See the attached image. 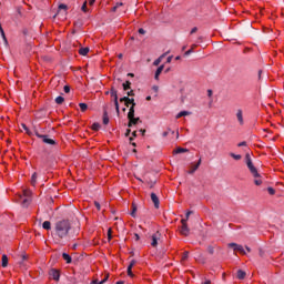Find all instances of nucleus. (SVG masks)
<instances>
[{
  "label": "nucleus",
  "mask_w": 284,
  "mask_h": 284,
  "mask_svg": "<svg viewBox=\"0 0 284 284\" xmlns=\"http://www.w3.org/2000/svg\"><path fill=\"white\" fill-rule=\"evenodd\" d=\"M192 214V211H189V212H186V219H184V221H187V219H190V215Z\"/></svg>",
  "instance_id": "6e6d98bb"
},
{
  "label": "nucleus",
  "mask_w": 284,
  "mask_h": 284,
  "mask_svg": "<svg viewBox=\"0 0 284 284\" xmlns=\"http://www.w3.org/2000/svg\"><path fill=\"white\" fill-rule=\"evenodd\" d=\"M79 106H80L81 112H85V110H88L87 103H80Z\"/></svg>",
  "instance_id": "c85d7f7f"
},
{
  "label": "nucleus",
  "mask_w": 284,
  "mask_h": 284,
  "mask_svg": "<svg viewBox=\"0 0 284 284\" xmlns=\"http://www.w3.org/2000/svg\"><path fill=\"white\" fill-rule=\"evenodd\" d=\"M49 276L50 278H53V281H59V278H61V273L59 272V270L51 268L49 271Z\"/></svg>",
  "instance_id": "0eeeda50"
},
{
  "label": "nucleus",
  "mask_w": 284,
  "mask_h": 284,
  "mask_svg": "<svg viewBox=\"0 0 284 284\" xmlns=\"http://www.w3.org/2000/svg\"><path fill=\"white\" fill-rule=\"evenodd\" d=\"M229 247H232L234 252H240V254H245V248H243V245L241 244L230 243Z\"/></svg>",
  "instance_id": "6e6552de"
},
{
  "label": "nucleus",
  "mask_w": 284,
  "mask_h": 284,
  "mask_svg": "<svg viewBox=\"0 0 284 284\" xmlns=\"http://www.w3.org/2000/svg\"><path fill=\"white\" fill-rule=\"evenodd\" d=\"M88 52H90V48L88 47L79 49V54H81V57H87Z\"/></svg>",
  "instance_id": "ddd939ff"
},
{
  "label": "nucleus",
  "mask_w": 284,
  "mask_h": 284,
  "mask_svg": "<svg viewBox=\"0 0 284 284\" xmlns=\"http://www.w3.org/2000/svg\"><path fill=\"white\" fill-rule=\"evenodd\" d=\"M81 10H82V12H88V1H85V2L82 4Z\"/></svg>",
  "instance_id": "58836bf2"
},
{
  "label": "nucleus",
  "mask_w": 284,
  "mask_h": 284,
  "mask_svg": "<svg viewBox=\"0 0 284 284\" xmlns=\"http://www.w3.org/2000/svg\"><path fill=\"white\" fill-rule=\"evenodd\" d=\"M91 284H105V281H100L99 280H94L91 282Z\"/></svg>",
  "instance_id": "37998d69"
},
{
  "label": "nucleus",
  "mask_w": 284,
  "mask_h": 284,
  "mask_svg": "<svg viewBox=\"0 0 284 284\" xmlns=\"http://www.w3.org/2000/svg\"><path fill=\"white\" fill-rule=\"evenodd\" d=\"M212 90H207V97H212Z\"/></svg>",
  "instance_id": "338daca9"
},
{
  "label": "nucleus",
  "mask_w": 284,
  "mask_h": 284,
  "mask_svg": "<svg viewBox=\"0 0 284 284\" xmlns=\"http://www.w3.org/2000/svg\"><path fill=\"white\" fill-rule=\"evenodd\" d=\"M268 194H271L273 196V194H276V191L274 190V187H268L267 189Z\"/></svg>",
  "instance_id": "a19ab883"
},
{
  "label": "nucleus",
  "mask_w": 284,
  "mask_h": 284,
  "mask_svg": "<svg viewBox=\"0 0 284 284\" xmlns=\"http://www.w3.org/2000/svg\"><path fill=\"white\" fill-rule=\"evenodd\" d=\"M151 201L154 205V209L159 210L161 202H160L159 196L156 195V193H151Z\"/></svg>",
  "instance_id": "1a4fd4ad"
},
{
  "label": "nucleus",
  "mask_w": 284,
  "mask_h": 284,
  "mask_svg": "<svg viewBox=\"0 0 284 284\" xmlns=\"http://www.w3.org/2000/svg\"><path fill=\"white\" fill-rule=\"evenodd\" d=\"M21 125H22L23 130L27 132V134H29V136H30V134H32V132H30V129H28V125H26L23 123Z\"/></svg>",
  "instance_id": "4c0bfd02"
},
{
  "label": "nucleus",
  "mask_w": 284,
  "mask_h": 284,
  "mask_svg": "<svg viewBox=\"0 0 284 284\" xmlns=\"http://www.w3.org/2000/svg\"><path fill=\"white\" fill-rule=\"evenodd\" d=\"M115 284H125V282L119 281V282H116Z\"/></svg>",
  "instance_id": "774afa93"
},
{
  "label": "nucleus",
  "mask_w": 284,
  "mask_h": 284,
  "mask_svg": "<svg viewBox=\"0 0 284 284\" xmlns=\"http://www.w3.org/2000/svg\"><path fill=\"white\" fill-rule=\"evenodd\" d=\"M132 132V130L128 129L125 132V136H130V133Z\"/></svg>",
  "instance_id": "e2e57ef3"
},
{
  "label": "nucleus",
  "mask_w": 284,
  "mask_h": 284,
  "mask_svg": "<svg viewBox=\"0 0 284 284\" xmlns=\"http://www.w3.org/2000/svg\"><path fill=\"white\" fill-rule=\"evenodd\" d=\"M230 156L234 159L235 161H241L242 156L241 154L230 153Z\"/></svg>",
  "instance_id": "a878e982"
},
{
  "label": "nucleus",
  "mask_w": 284,
  "mask_h": 284,
  "mask_svg": "<svg viewBox=\"0 0 284 284\" xmlns=\"http://www.w3.org/2000/svg\"><path fill=\"white\" fill-rule=\"evenodd\" d=\"M139 34H145V30L143 28L139 29Z\"/></svg>",
  "instance_id": "bf43d9fd"
},
{
  "label": "nucleus",
  "mask_w": 284,
  "mask_h": 284,
  "mask_svg": "<svg viewBox=\"0 0 284 284\" xmlns=\"http://www.w3.org/2000/svg\"><path fill=\"white\" fill-rule=\"evenodd\" d=\"M54 230L59 239H68L70 236V230H72V224L68 220L58 221Z\"/></svg>",
  "instance_id": "f257e3e1"
},
{
  "label": "nucleus",
  "mask_w": 284,
  "mask_h": 284,
  "mask_svg": "<svg viewBox=\"0 0 284 284\" xmlns=\"http://www.w3.org/2000/svg\"><path fill=\"white\" fill-rule=\"evenodd\" d=\"M62 258L65 261V263L70 264L72 263V256L68 253H62Z\"/></svg>",
  "instance_id": "2eb2a0df"
},
{
  "label": "nucleus",
  "mask_w": 284,
  "mask_h": 284,
  "mask_svg": "<svg viewBox=\"0 0 284 284\" xmlns=\"http://www.w3.org/2000/svg\"><path fill=\"white\" fill-rule=\"evenodd\" d=\"M192 52H193V50L190 49V50H187V51L184 53V55H185V57H190V54H192Z\"/></svg>",
  "instance_id": "603ef678"
},
{
  "label": "nucleus",
  "mask_w": 284,
  "mask_h": 284,
  "mask_svg": "<svg viewBox=\"0 0 284 284\" xmlns=\"http://www.w3.org/2000/svg\"><path fill=\"white\" fill-rule=\"evenodd\" d=\"M42 227L43 230H52V223H50V221H44Z\"/></svg>",
  "instance_id": "f3484780"
},
{
  "label": "nucleus",
  "mask_w": 284,
  "mask_h": 284,
  "mask_svg": "<svg viewBox=\"0 0 284 284\" xmlns=\"http://www.w3.org/2000/svg\"><path fill=\"white\" fill-rule=\"evenodd\" d=\"M108 236H109V240L112 239V229H109V231H108Z\"/></svg>",
  "instance_id": "5fc2aeb1"
},
{
  "label": "nucleus",
  "mask_w": 284,
  "mask_h": 284,
  "mask_svg": "<svg viewBox=\"0 0 284 284\" xmlns=\"http://www.w3.org/2000/svg\"><path fill=\"white\" fill-rule=\"evenodd\" d=\"M31 194H32V192H30V191H27V190L23 191V195L27 196V199H30Z\"/></svg>",
  "instance_id": "79ce46f5"
},
{
  "label": "nucleus",
  "mask_w": 284,
  "mask_h": 284,
  "mask_svg": "<svg viewBox=\"0 0 284 284\" xmlns=\"http://www.w3.org/2000/svg\"><path fill=\"white\" fill-rule=\"evenodd\" d=\"M185 152H190V150L187 149H184V148H181V146H178L174 151H173V154H183Z\"/></svg>",
  "instance_id": "f8f14e48"
},
{
  "label": "nucleus",
  "mask_w": 284,
  "mask_h": 284,
  "mask_svg": "<svg viewBox=\"0 0 284 284\" xmlns=\"http://www.w3.org/2000/svg\"><path fill=\"white\" fill-rule=\"evenodd\" d=\"M163 57H165V55H161L160 58L154 60L153 65H161V61H162Z\"/></svg>",
  "instance_id": "c756f323"
},
{
  "label": "nucleus",
  "mask_w": 284,
  "mask_h": 284,
  "mask_svg": "<svg viewBox=\"0 0 284 284\" xmlns=\"http://www.w3.org/2000/svg\"><path fill=\"white\" fill-rule=\"evenodd\" d=\"M113 99H114V105H115L116 114L119 116V114H121V111L119 109V95H115Z\"/></svg>",
  "instance_id": "dca6fc26"
},
{
  "label": "nucleus",
  "mask_w": 284,
  "mask_h": 284,
  "mask_svg": "<svg viewBox=\"0 0 284 284\" xmlns=\"http://www.w3.org/2000/svg\"><path fill=\"white\" fill-rule=\"evenodd\" d=\"M0 34H1V38L3 39L6 45H8V38H6V31H2Z\"/></svg>",
  "instance_id": "c9c22d12"
},
{
  "label": "nucleus",
  "mask_w": 284,
  "mask_h": 284,
  "mask_svg": "<svg viewBox=\"0 0 284 284\" xmlns=\"http://www.w3.org/2000/svg\"><path fill=\"white\" fill-rule=\"evenodd\" d=\"M254 183H255V185H261L263 183V181L256 179V180H254Z\"/></svg>",
  "instance_id": "8fccbe9b"
},
{
  "label": "nucleus",
  "mask_w": 284,
  "mask_h": 284,
  "mask_svg": "<svg viewBox=\"0 0 284 284\" xmlns=\"http://www.w3.org/2000/svg\"><path fill=\"white\" fill-rule=\"evenodd\" d=\"M164 68H165V65L162 64V65H160V67L156 69L155 75H154L155 81H159V77H161V72H163Z\"/></svg>",
  "instance_id": "9b49d317"
},
{
  "label": "nucleus",
  "mask_w": 284,
  "mask_h": 284,
  "mask_svg": "<svg viewBox=\"0 0 284 284\" xmlns=\"http://www.w3.org/2000/svg\"><path fill=\"white\" fill-rule=\"evenodd\" d=\"M170 132H172V129H168V131H164L163 133H162V136H168V134H170Z\"/></svg>",
  "instance_id": "de8ad7c7"
},
{
  "label": "nucleus",
  "mask_w": 284,
  "mask_h": 284,
  "mask_svg": "<svg viewBox=\"0 0 284 284\" xmlns=\"http://www.w3.org/2000/svg\"><path fill=\"white\" fill-rule=\"evenodd\" d=\"M236 119L240 123V125H243L244 123V120H243V110L239 109L237 112H236Z\"/></svg>",
  "instance_id": "9d476101"
},
{
  "label": "nucleus",
  "mask_w": 284,
  "mask_h": 284,
  "mask_svg": "<svg viewBox=\"0 0 284 284\" xmlns=\"http://www.w3.org/2000/svg\"><path fill=\"white\" fill-rule=\"evenodd\" d=\"M247 145V142L243 141L237 144V148H245Z\"/></svg>",
  "instance_id": "c03bdc74"
},
{
  "label": "nucleus",
  "mask_w": 284,
  "mask_h": 284,
  "mask_svg": "<svg viewBox=\"0 0 284 284\" xmlns=\"http://www.w3.org/2000/svg\"><path fill=\"white\" fill-rule=\"evenodd\" d=\"M245 276H247V273H245V271H243V270L237 271V278L240 281H243V278H245Z\"/></svg>",
  "instance_id": "4468645a"
},
{
  "label": "nucleus",
  "mask_w": 284,
  "mask_h": 284,
  "mask_svg": "<svg viewBox=\"0 0 284 284\" xmlns=\"http://www.w3.org/2000/svg\"><path fill=\"white\" fill-rule=\"evenodd\" d=\"M202 284H212V281L205 280L204 282H202Z\"/></svg>",
  "instance_id": "052dcab7"
},
{
  "label": "nucleus",
  "mask_w": 284,
  "mask_h": 284,
  "mask_svg": "<svg viewBox=\"0 0 284 284\" xmlns=\"http://www.w3.org/2000/svg\"><path fill=\"white\" fill-rule=\"evenodd\" d=\"M59 10H68V6L62 3L59 6Z\"/></svg>",
  "instance_id": "a18cd8bd"
},
{
  "label": "nucleus",
  "mask_w": 284,
  "mask_h": 284,
  "mask_svg": "<svg viewBox=\"0 0 284 284\" xmlns=\"http://www.w3.org/2000/svg\"><path fill=\"white\" fill-rule=\"evenodd\" d=\"M182 226L180 233L182 236H190V227L187 226V220H181Z\"/></svg>",
  "instance_id": "39448f33"
},
{
  "label": "nucleus",
  "mask_w": 284,
  "mask_h": 284,
  "mask_svg": "<svg viewBox=\"0 0 284 284\" xmlns=\"http://www.w3.org/2000/svg\"><path fill=\"white\" fill-rule=\"evenodd\" d=\"M190 256V252L185 251L182 255V261H187V257Z\"/></svg>",
  "instance_id": "72a5a7b5"
},
{
  "label": "nucleus",
  "mask_w": 284,
  "mask_h": 284,
  "mask_svg": "<svg viewBox=\"0 0 284 284\" xmlns=\"http://www.w3.org/2000/svg\"><path fill=\"white\" fill-rule=\"evenodd\" d=\"M22 205H23V207H28V205H30V199H29V197H26V199L22 201Z\"/></svg>",
  "instance_id": "7c9ffc66"
},
{
  "label": "nucleus",
  "mask_w": 284,
  "mask_h": 284,
  "mask_svg": "<svg viewBox=\"0 0 284 284\" xmlns=\"http://www.w3.org/2000/svg\"><path fill=\"white\" fill-rule=\"evenodd\" d=\"M129 103L131 104V108H134L136 106V102H134V98H129Z\"/></svg>",
  "instance_id": "473e14b6"
},
{
  "label": "nucleus",
  "mask_w": 284,
  "mask_h": 284,
  "mask_svg": "<svg viewBox=\"0 0 284 284\" xmlns=\"http://www.w3.org/2000/svg\"><path fill=\"white\" fill-rule=\"evenodd\" d=\"M64 92L65 94L70 93V85H64Z\"/></svg>",
  "instance_id": "09e8293b"
},
{
  "label": "nucleus",
  "mask_w": 284,
  "mask_h": 284,
  "mask_svg": "<svg viewBox=\"0 0 284 284\" xmlns=\"http://www.w3.org/2000/svg\"><path fill=\"white\" fill-rule=\"evenodd\" d=\"M63 101H65V99H64L63 97H61V95H59V97L55 98V103H57L58 105H61V104L63 103Z\"/></svg>",
  "instance_id": "b1692460"
},
{
  "label": "nucleus",
  "mask_w": 284,
  "mask_h": 284,
  "mask_svg": "<svg viewBox=\"0 0 284 284\" xmlns=\"http://www.w3.org/2000/svg\"><path fill=\"white\" fill-rule=\"evenodd\" d=\"M109 278H110V275H105V277L102 281H104V283H108Z\"/></svg>",
  "instance_id": "0e129e2a"
},
{
  "label": "nucleus",
  "mask_w": 284,
  "mask_h": 284,
  "mask_svg": "<svg viewBox=\"0 0 284 284\" xmlns=\"http://www.w3.org/2000/svg\"><path fill=\"white\" fill-rule=\"evenodd\" d=\"M128 119H129L128 128H132V125H136V123H141V118H134V106H130Z\"/></svg>",
  "instance_id": "7ed1b4c3"
},
{
  "label": "nucleus",
  "mask_w": 284,
  "mask_h": 284,
  "mask_svg": "<svg viewBox=\"0 0 284 284\" xmlns=\"http://www.w3.org/2000/svg\"><path fill=\"white\" fill-rule=\"evenodd\" d=\"M0 34H1V38L3 39L6 45H8V38H6V31H2Z\"/></svg>",
  "instance_id": "e433bc0d"
},
{
  "label": "nucleus",
  "mask_w": 284,
  "mask_h": 284,
  "mask_svg": "<svg viewBox=\"0 0 284 284\" xmlns=\"http://www.w3.org/2000/svg\"><path fill=\"white\" fill-rule=\"evenodd\" d=\"M120 103H130V97H123L120 99Z\"/></svg>",
  "instance_id": "2f4dec72"
},
{
  "label": "nucleus",
  "mask_w": 284,
  "mask_h": 284,
  "mask_svg": "<svg viewBox=\"0 0 284 284\" xmlns=\"http://www.w3.org/2000/svg\"><path fill=\"white\" fill-rule=\"evenodd\" d=\"M94 1H97V0H89V4L94 6Z\"/></svg>",
  "instance_id": "69168bd1"
},
{
  "label": "nucleus",
  "mask_w": 284,
  "mask_h": 284,
  "mask_svg": "<svg viewBox=\"0 0 284 284\" xmlns=\"http://www.w3.org/2000/svg\"><path fill=\"white\" fill-rule=\"evenodd\" d=\"M196 170H199V165H193V166H191V170L187 171V174H194V172H196Z\"/></svg>",
  "instance_id": "bb28decb"
},
{
  "label": "nucleus",
  "mask_w": 284,
  "mask_h": 284,
  "mask_svg": "<svg viewBox=\"0 0 284 284\" xmlns=\"http://www.w3.org/2000/svg\"><path fill=\"white\" fill-rule=\"evenodd\" d=\"M131 85H132V82H130V81H125V82L122 84L124 91L130 90Z\"/></svg>",
  "instance_id": "4be33fe9"
},
{
  "label": "nucleus",
  "mask_w": 284,
  "mask_h": 284,
  "mask_svg": "<svg viewBox=\"0 0 284 284\" xmlns=\"http://www.w3.org/2000/svg\"><path fill=\"white\" fill-rule=\"evenodd\" d=\"M181 116H190V112H187V111H181V112L176 115V119H181Z\"/></svg>",
  "instance_id": "5701e85b"
},
{
  "label": "nucleus",
  "mask_w": 284,
  "mask_h": 284,
  "mask_svg": "<svg viewBox=\"0 0 284 284\" xmlns=\"http://www.w3.org/2000/svg\"><path fill=\"white\" fill-rule=\"evenodd\" d=\"M110 94H111V97H113V98L118 97V94H116V89L111 88Z\"/></svg>",
  "instance_id": "ea45409f"
},
{
  "label": "nucleus",
  "mask_w": 284,
  "mask_h": 284,
  "mask_svg": "<svg viewBox=\"0 0 284 284\" xmlns=\"http://www.w3.org/2000/svg\"><path fill=\"white\" fill-rule=\"evenodd\" d=\"M94 205H95L97 210H101V204L99 202H94Z\"/></svg>",
  "instance_id": "4d7b16f0"
},
{
  "label": "nucleus",
  "mask_w": 284,
  "mask_h": 284,
  "mask_svg": "<svg viewBox=\"0 0 284 284\" xmlns=\"http://www.w3.org/2000/svg\"><path fill=\"white\" fill-rule=\"evenodd\" d=\"M134 265H136V261L132 260L129 264V267H131V270L134 267Z\"/></svg>",
  "instance_id": "49530a36"
},
{
  "label": "nucleus",
  "mask_w": 284,
  "mask_h": 284,
  "mask_svg": "<svg viewBox=\"0 0 284 284\" xmlns=\"http://www.w3.org/2000/svg\"><path fill=\"white\" fill-rule=\"evenodd\" d=\"M159 241H161V232L158 231L151 236V245L158 247Z\"/></svg>",
  "instance_id": "423d86ee"
},
{
  "label": "nucleus",
  "mask_w": 284,
  "mask_h": 284,
  "mask_svg": "<svg viewBox=\"0 0 284 284\" xmlns=\"http://www.w3.org/2000/svg\"><path fill=\"white\" fill-rule=\"evenodd\" d=\"M36 136H38V139H42V143H45L47 145H57V141L50 138V135L36 132Z\"/></svg>",
  "instance_id": "20e7f679"
},
{
  "label": "nucleus",
  "mask_w": 284,
  "mask_h": 284,
  "mask_svg": "<svg viewBox=\"0 0 284 284\" xmlns=\"http://www.w3.org/2000/svg\"><path fill=\"white\" fill-rule=\"evenodd\" d=\"M214 250H221V247L219 246H212V245H209L207 248H206V252H209V254H214Z\"/></svg>",
  "instance_id": "a211bd4d"
},
{
  "label": "nucleus",
  "mask_w": 284,
  "mask_h": 284,
  "mask_svg": "<svg viewBox=\"0 0 284 284\" xmlns=\"http://www.w3.org/2000/svg\"><path fill=\"white\" fill-rule=\"evenodd\" d=\"M128 97H134V90L126 92Z\"/></svg>",
  "instance_id": "864d4df0"
},
{
  "label": "nucleus",
  "mask_w": 284,
  "mask_h": 284,
  "mask_svg": "<svg viewBox=\"0 0 284 284\" xmlns=\"http://www.w3.org/2000/svg\"><path fill=\"white\" fill-rule=\"evenodd\" d=\"M166 63H172V55L166 59Z\"/></svg>",
  "instance_id": "680f3d73"
},
{
  "label": "nucleus",
  "mask_w": 284,
  "mask_h": 284,
  "mask_svg": "<svg viewBox=\"0 0 284 284\" xmlns=\"http://www.w3.org/2000/svg\"><path fill=\"white\" fill-rule=\"evenodd\" d=\"M110 123V118L108 116V111H104L103 113V124L108 125Z\"/></svg>",
  "instance_id": "aec40b11"
},
{
  "label": "nucleus",
  "mask_w": 284,
  "mask_h": 284,
  "mask_svg": "<svg viewBox=\"0 0 284 284\" xmlns=\"http://www.w3.org/2000/svg\"><path fill=\"white\" fill-rule=\"evenodd\" d=\"M2 267H8V255L3 254L2 255Z\"/></svg>",
  "instance_id": "412c9836"
},
{
  "label": "nucleus",
  "mask_w": 284,
  "mask_h": 284,
  "mask_svg": "<svg viewBox=\"0 0 284 284\" xmlns=\"http://www.w3.org/2000/svg\"><path fill=\"white\" fill-rule=\"evenodd\" d=\"M245 163L251 174L254 176V179H258L261 174H258V170L256 169V166H254V163L252 162V158L250 156V153L245 154Z\"/></svg>",
  "instance_id": "f03ea898"
},
{
  "label": "nucleus",
  "mask_w": 284,
  "mask_h": 284,
  "mask_svg": "<svg viewBox=\"0 0 284 284\" xmlns=\"http://www.w3.org/2000/svg\"><path fill=\"white\" fill-rule=\"evenodd\" d=\"M136 210H138L136 204H135V203H132L131 216H132L133 219H136Z\"/></svg>",
  "instance_id": "6ab92c4d"
},
{
  "label": "nucleus",
  "mask_w": 284,
  "mask_h": 284,
  "mask_svg": "<svg viewBox=\"0 0 284 284\" xmlns=\"http://www.w3.org/2000/svg\"><path fill=\"white\" fill-rule=\"evenodd\" d=\"M196 32H199V28L194 27V28L191 30V34H194V33H196Z\"/></svg>",
  "instance_id": "3c124183"
},
{
  "label": "nucleus",
  "mask_w": 284,
  "mask_h": 284,
  "mask_svg": "<svg viewBox=\"0 0 284 284\" xmlns=\"http://www.w3.org/2000/svg\"><path fill=\"white\" fill-rule=\"evenodd\" d=\"M31 185H37V173H33L31 176Z\"/></svg>",
  "instance_id": "cd10ccee"
},
{
  "label": "nucleus",
  "mask_w": 284,
  "mask_h": 284,
  "mask_svg": "<svg viewBox=\"0 0 284 284\" xmlns=\"http://www.w3.org/2000/svg\"><path fill=\"white\" fill-rule=\"evenodd\" d=\"M135 241H140L141 236H139V233H134Z\"/></svg>",
  "instance_id": "13d9d810"
},
{
  "label": "nucleus",
  "mask_w": 284,
  "mask_h": 284,
  "mask_svg": "<svg viewBox=\"0 0 284 284\" xmlns=\"http://www.w3.org/2000/svg\"><path fill=\"white\" fill-rule=\"evenodd\" d=\"M128 276H130L131 278H134V273H132L131 266H128Z\"/></svg>",
  "instance_id": "f704fd0d"
},
{
  "label": "nucleus",
  "mask_w": 284,
  "mask_h": 284,
  "mask_svg": "<svg viewBox=\"0 0 284 284\" xmlns=\"http://www.w3.org/2000/svg\"><path fill=\"white\" fill-rule=\"evenodd\" d=\"M92 130H93L94 132H99V130H101V124H99L98 122L93 123V124H92Z\"/></svg>",
  "instance_id": "393cba45"
}]
</instances>
